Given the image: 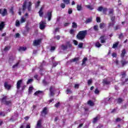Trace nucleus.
Wrapping results in <instances>:
<instances>
[{
    "label": "nucleus",
    "instance_id": "obj_1",
    "mask_svg": "<svg viewBox=\"0 0 128 128\" xmlns=\"http://www.w3.org/2000/svg\"><path fill=\"white\" fill-rule=\"evenodd\" d=\"M86 34H88V31L86 30L80 31L76 35V38L78 40H82L86 38Z\"/></svg>",
    "mask_w": 128,
    "mask_h": 128
},
{
    "label": "nucleus",
    "instance_id": "obj_2",
    "mask_svg": "<svg viewBox=\"0 0 128 128\" xmlns=\"http://www.w3.org/2000/svg\"><path fill=\"white\" fill-rule=\"evenodd\" d=\"M1 104H3L5 106H12V100H8V96L3 95L2 98H0Z\"/></svg>",
    "mask_w": 128,
    "mask_h": 128
},
{
    "label": "nucleus",
    "instance_id": "obj_3",
    "mask_svg": "<svg viewBox=\"0 0 128 128\" xmlns=\"http://www.w3.org/2000/svg\"><path fill=\"white\" fill-rule=\"evenodd\" d=\"M66 45L62 44L61 45V48L62 50H66L68 48H72V44H70V41H68L66 42Z\"/></svg>",
    "mask_w": 128,
    "mask_h": 128
},
{
    "label": "nucleus",
    "instance_id": "obj_4",
    "mask_svg": "<svg viewBox=\"0 0 128 128\" xmlns=\"http://www.w3.org/2000/svg\"><path fill=\"white\" fill-rule=\"evenodd\" d=\"M0 14L2 16H6L8 14L6 8H0Z\"/></svg>",
    "mask_w": 128,
    "mask_h": 128
},
{
    "label": "nucleus",
    "instance_id": "obj_5",
    "mask_svg": "<svg viewBox=\"0 0 128 128\" xmlns=\"http://www.w3.org/2000/svg\"><path fill=\"white\" fill-rule=\"evenodd\" d=\"M40 114L42 116H46V114H48V107H44L40 112Z\"/></svg>",
    "mask_w": 128,
    "mask_h": 128
},
{
    "label": "nucleus",
    "instance_id": "obj_6",
    "mask_svg": "<svg viewBox=\"0 0 128 128\" xmlns=\"http://www.w3.org/2000/svg\"><path fill=\"white\" fill-rule=\"evenodd\" d=\"M52 10L48 11L46 13V16L44 17L45 18H46L48 19V22H50L52 20Z\"/></svg>",
    "mask_w": 128,
    "mask_h": 128
},
{
    "label": "nucleus",
    "instance_id": "obj_7",
    "mask_svg": "<svg viewBox=\"0 0 128 128\" xmlns=\"http://www.w3.org/2000/svg\"><path fill=\"white\" fill-rule=\"evenodd\" d=\"M46 21H42V20L40 22V30H44V28H46Z\"/></svg>",
    "mask_w": 128,
    "mask_h": 128
},
{
    "label": "nucleus",
    "instance_id": "obj_8",
    "mask_svg": "<svg viewBox=\"0 0 128 128\" xmlns=\"http://www.w3.org/2000/svg\"><path fill=\"white\" fill-rule=\"evenodd\" d=\"M50 94V96H54L55 94H54V86H51L49 89Z\"/></svg>",
    "mask_w": 128,
    "mask_h": 128
},
{
    "label": "nucleus",
    "instance_id": "obj_9",
    "mask_svg": "<svg viewBox=\"0 0 128 128\" xmlns=\"http://www.w3.org/2000/svg\"><path fill=\"white\" fill-rule=\"evenodd\" d=\"M40 42H42V39H38L37 40H34V41L33 42V46H38V45H40Z\"/></svg>",
    "mask_w": 128,
    "mask_h": 128
},
{
    "label": "nucleus",
    "instance_id": "obj_10",
    "mask_svg": "<svg viewBox=\"0 0 128 128\" xmlns=\"http://www.w3.org/2000/svg\"><path fill=\"white\" fill-rule=\"evenodd\" d=\"M100 42L101 44H106V36L104 35L102 36L100 38Z\"/></svg>",
    "mask_w": 128,
    "mask_h": 128
},
{
    "label": "nucleus",
    "instance_id": "obj_11",
    "mask_svg": "<svg viewBox=\"0 0 128 128\" xmlns=\"http://www.w3.org/2000/svg\"><path fill=\"white\" fill-rule=\"evenodd\" d=\"M4 88H5L6 90H10L12 88V86L8 84V82H6L4 83Z\"/></svg>",
    "mask_w": 128,
    "mask_h": 128
},
{
    "label": "nucleus",
    "instance_id": "obj_12",
    "mask_svg": "<svg viewBox=\"0 0 128 128\" xmlns=\"http://www.w3.org/2000/svg\"><path fill=\"white\" fill-rule=\"evenodd\" d=\"M28 4V2L26 0H25L23 4L22 5V10L23 12H26V5Z\"/></svg>",
    "mask_w": 128,
    "mask_h": 128
},
{
    "label": "nucleus",
    "instance_id": "obj_13",
    "mask_svg": "<svg viewBox=\"0 0 128 128\" xmlns=\"http://www.w3.org/2000/svg\"><path fill=\"white\" fill-rule=\"evenodd\" d=\"M22 80H20L18 81L16 84L17 90H20V84H22Z\"/></svg>",
    "mask_w": 128,
    "mask_h": 128
},
{
    "label": "nucleus",
    "instance_id": "obj_14",
    "mask_svg": "<svg viewBox=\"0 0 128 128\" xmlns=\"http://www.w3.org/2000/svg\"><path fill=\"white\" fill-rule=\"evenodd\" d=\"M6 26V24H4V22H2L0 23V32H2V30L4 28V26Z\"/></svg>",
    "mask_w": 128,
    "mask_h": 128
},
{
    "label": "nucleus",
    "instance_id": "obj_15",
    "mask_svg": "<svg viewBox=\"0 0 128 128\" xmlns=\"http://www.w3.org/2000/svg\"><path fill=\"white\" fill-rule=\"evenodd\" d=\"M102 84H106L107 86L108 84H110V81L108 80L107 78H104L102 80Z\"/></svg>",
    "mask_w": 128,
    "mask_h": 128
},
{
    "label": "nucleus",
    "instance_id": "obj_16",
    "mask_svg": "<svg viewBox=\"0 0 128 128\" xmlns=\"http://www.w3.org/2000/svg\"><path fill=\"white\" fill-rule=\"evenodd\" d=\"M120 63L122 64V66H124L126 64H128V61H126V60L124 59L120 60Z\"/></svg>",
    "mask_w": 128,
    "mask_h": 128
},
{
    "label": "nucleus",
    "instance_id": "obj_17",
    "mask_svg": "<svg viewBox=\"0 0 128 128\" xmlns=\"http://www.w3.org/2000/svg\"><path fill=\"white\" fill-rule=\"evenodd\" d=\"M32 2H29L28 6H27L28 12L32 11Z\"/></svg>",
    "mask_w": 128,
    "mask_h": 128
},
{
    "label": "nucleus",
    "instance_id": "obj_18",
    "mask_svg": "<svg viewBox=\"0 0 128 128\" xmlns=\"http://www.w3.org/2000/svg\"><path fill=\"white\" fill-rule=\"evenodd\" d=\"M100 120V116H98L96 118H94L92 121L93 124H96V122H98Z\"/></svg>",
    "mask_w": 128,
    "mask_h": 128
},
{
    "label": "nucleus",
    "instance_id": "obj_19",
    "mask_svg": "<svg viewBox=\"0 0 128 128\" xmlns=\"http://www.w3.org/2000/svg\"><path fill=\"white\" fill-rule=\"evenodd\" d=\"M126 49H124L122 51V53L120 54V56L122 58H124V56H126Z\"/></svg>",
    "mask_w": 128,
    "mask_h": 128
},
{
    "label": "nucleus",
    "instance_id": "obj_20",
    "mask_svg": "<svg viewBox=\"0 0 128 128\" xmlns=\"http://www.w3.org/2000/svg\"><path fill=\"white\" fill-rule=\"evenodd\" d=\"M42 119L39 120L37 122L36 128H42Z\"/></svg>",
    "mask_w": 128,
    "mask_h": 128
},
{
    "label": "nucleus",
    "instance_id": "obj_21",
    "mask_svg": "<svg viewBox=\"0 0 128 128\" xmlns=\"http://www.w3.org/2000/svg\"><path fill=\"white\" fill-rule=\"evenodd\" d=\"M42 10H44V6L41 7L38 12L40 16H44V12H42Z\"/></svg>",
    "mask_w": 128,
    "mask_h": 128
},
{
    "label": "nucleus",
    "instance_id": "obj_22",
    "mask_svg": "<svg viewBox=\"0 0 128 128\" xmlns=\"http://www.w3.org/2000/svg\"><path fill=\"white\" fill-rule=\"evenodd\" d=\"M120 76H122L121 80H122V78H126V72L124 71L122 72H121Z\"/></svg>",
    "mask_w": 128,
    "mask_h": 128
},
{
    "label": "nucleus",
    "instance_id": "obj_23",
    "mask_svg": "<svg viewBox=\"0 0 128 128\" xmlns=\"http://www.w3.org/2000/svg\"><path fill=\"white\" fill-rule=\"evenodd\" d=\"M78 60H80V57L75 58L70 60V62H78Z\"/></svg>",
    "mask_w": 128,
    "mask_h": 128
},
{
    "label": "nucleus",
    "instance_id": "obj_24",
    "mask_svg": "<svg viewBox=\"0 0 128 128\" xmlns=\"http://www.w3.org/2000/svg\"><path fill=\"white\" fill-rule=\"evenodd\" d=\"M114 8H109V12H108V15L109 16H114Z\"/></svg>",
    "mask_w": 128,
    "mask_h": 128
},
{
    "label": "nucleus",
    "instance_id": "obj_25",
    "mask_svg": "<svg viewBox=\"0 0 128 128\" xmlns=\"http://www.w3.org/2000/svg\"><path fill=\"white\" fill-rule=\"evenodd\" d=\"M26 47H20L18 48L19 52H26Z\"/></svg>",
    "mask_w": 128,
    "mask_h": 128
},
{
    "label": "nucleus",
    "instance_id": "obj_26",
    "mask_svg": "<svg viewBox=\"0 0 128 128\" xmlns=\"http://www.w3.org/2000/svg\"><path fill=\"white\" fill-rule=\"evenodd\" d=\"M92 22V18H88L86 19L85 22V23L86 24H90V22Z\"/></svg>",
    "mask_w": 128,
    "mask_h": 128
},
{
    "label": "nucleus",
    "instance_id": "obj_27",
    "mask_svg": "<svg viewBox=\"0 0 128 128\" xmlns=\"http://www.w3.org/2000/svg\"><path fill=\"white\" fill-rule=\"evenodd\" d=\"M88 104H89V106H94V102H92V100H88Z\"/></svg>",
    "mask_w": 128,
    "mask_h": 128
},
{
    "label": "nucleus",
    "instance_id": "obj_28",
    "mask_svg": "<svg viewBox=\"0 0 128 128\" xmlns=\"http://www.w3.org/2000/svg\"><path fill=\"white\" fill-rule=\"evenodd\" d=\"M100 28L101 30H102V28H106V24L104 23H100Z\"/></svg>",
    "mask_w": 128,
    "mask_h": 128
},
{
    "label": "nucleus",
    "instance_id": "obj_29",
    "mask_svg": "<svg viewBox=\"0 0 128 128\" xmlns=\"http://www.w3.org/2000/svg\"><path fill=\"white\" fill-rule=\"evenodd\" d=\"M72 28H78V24L76 22H72Z\"/></svg>",
    "mask_w": 128,
    "mask_h": 128
},
{
    "label": "nucleus",
    "instance_id": "obj_30",
    "mask_svg": "<svg viewBox=\"0 0 128 128\" xmlns=\"http://www.w3.org/2000/svg\"><path fill=\"white\" fill-rule=\"evenodd\" d=\"M102 46V44H100L99 42H97L95 44V46H96V48H100Z\"/></svg>",
    "mask_w": 128,
    "mask_h": 128
},
{
    "label": "nucleus",
    "instance_id": "obj_31",
    "mask_svg": "<svg viewBox=\"0 0 128 128\" xmlns=\"http://www.w3.org/2000/svg\"><path fill=\"white\" fill-rule=\"evenodd\" d=\"M116 24V22H110L108 24V28H110V26H112V28H114V24Z\"/></svg>",
    "mask_w": 128,
    "mask_h": 128
},
{
    "label": "nucleus",
    "instance_id": "obj_32",
    "mask_svg": "<svg viewBox=\"0 0 128 128\" xmlns=\"http://www.w3.org/2000/svg\"><path fill=\"white\" fill-rule=\"evenodd\" d=\"M88 60V58L84 57L82 60V66H84V64H86V62Z\"/></svg>",
    "mask_w": 128,
    "mask_h": 128
},
{
    "label": "nucleus",
    "instance_id": "obj_33",
    "mask_svg": "<svg viewBox=\"0 0 128 128\" xmlns=\"http://www.w3.org/2000/svg\"><path fill=\"white\" fill-rule=\"evenodd\" d=\"M19 64H20V62H18L16 64L12 66V68H18Z\"/></svg>",
    "mask_w": 128,
    "mask_h": 128
},
{
    "label": "nucleus",
    "instance_id": "obj_34",
    "mask_svg": "<svg viewBox=\"0 0 128 128\" xmlns=\"http://www.w3.org/2000/svg\"><path fill=\"white\" fill-rule=\"evenodd\" d=\"M110 20L112 22H116V16H110Z\"/></svg>",
    "mask_w": 128,
    "mask_h": 128
},
{
    "label": "nucleus",
    "instance_id": "obj_35",
    "mask_svg": "<svg viewBox=\"0 0 128 128\" xmlns=\"http://www.w3.org/2000/svg\"><path fill=\"white\" fill-rule=\"evenodd\" d=\"M43 92L42 91H40V90H38L36 91L34 94V96H38V94H42Z\"/></svg>",
    "mask_w": 128,
    "mask_h": 128
},
{
    "label": "nucleus",
    "instance_id": "obj_36",
    "mask_svg": "<svg viewBox=\"0 0 128 128\" xmlns=\"http://www.w3.org/2000/svg\"><path fill=\"white\" fill-rule=\"evenodd\" d=\"M93 28L95 32H98V26L95 25L94 26Z\"/></svg>",
    "mask_w": 128,
    "mask_h": 128
},
{
    "label": "nucleus",
    "instance_id": "obj_37",
    "mask_svg": "<svg viewBox=\"0 0 128 128\" xmlns=\"http://www.w3.org/2000/svg\"><path fill=\"white\" fill-rule=\"evenodd\" d=\"M62 2H64V4L66 5L70 4V0H62Z\"/></svg>",
    "mask_w": 128,
    "mask_h": 128
},
{
    "label": "nucleus",
    "instance_id": "obj_38",
    "mask_svg": "<svg viewBox=\"0 0 128 128\" xmlns=\"http://www.w3.org/2000/svg\"><path fill=\"white\" fill-rule=\"evenodd\" d=\"M82 10V5L78 4L77 5V10L79 12Z\"/></svg>",
    "mask_w": 128,
    "mask_h": 128
},
{
    "label": "nucleus",
    "instance_id": "obj_39",
    "mask_svg": "<svg viewBox=\"0 0 128 128\" xmlns=\"http://www.w3.org/2000/svg\"><path fill=\"white\" fill-rule=\"evenodd\" d=\"M124 102V100H122V98H119L117 99V102L118 104H122Z\"/></svg>",
    "mask_w": 128,
    "mask_h": 128
},
{
    "label": "nucleus",
    "instance_id": "obj_40",
    "mask_svg": "<svg viewBox=\"0 0 128 128\" xmlns=\"http://www.w3.org/2000/svg\"><path fill=\"white\" fill-rule=\"evenodd\" d=\"M10 46H6L4 48V52H8V50H10Z\"/></svg>",
    "mask_w": 128,
    "mask_h": 128
},
{
    "label": "nucleus",
    "instance_id": "obj_41",
    "mask_svg": "<svg viewBox=\"0 0 128 128\" xmlns=\"http://www.w3.org/2000/svg\"><path fill=\"white\" fill-rule=\"evenodd\" d=\"M128 81V78H126L125 79L124 81H123L122 82V86H124V84H128V83H126V82Z\"/></svg>",
    "mask_w": 128,
    "mask_h": 128
},
{
    "label": "nucleus",
    "instance_id": "obj_42",
    "mask_svg": "<svg viewBox=\"0 0 128 128\" xmlns=\"http://www.w3.org/2000/svg\"><path fill=\"white\" fill-rule=\"evenodd\" d=\"M118 42H116L113 44L112 48H118Z\"/></svg>",
    "mask_w": 128,
    "mask_h": 128
},
{
    "label": "nucleus",
    "instance_id": "obj_43",
    "mask_svg": "<svg viewBox=\"0 0 128 128\" xmlns=\"http://www.w3.org/2000/svg\"><path fill=\"white\" fill-rule=\"evenodd\" d=\"M106 12H108V8H103L102 12L104 14H106Z\"/></svg>",
    "mask_w": 128,
    "mask_h": 128
},
{
    "label": "nucleus",
    "instance_id": "obj_44",
    "mask_svg": "<svg viewBox=\"0 0 128 128\" xmlns=\"http://www.w3.org/2000/svg\"><path fill=\"white\" fill-rule=\"evenodd\" d=\"M32 90H34V87L30 86L28 88V93L32 94Z\"/></svg>",
    "mask_w": 128,
    "mask_h": 128
},
{
    "label": "nucleus",
    "instance_id": "obj_45",
    "mask_svg": "<svg viewBox=\"0 0 128 128\" xmlns=\"http://www.w3.org/2000/svg\"><path fill=\"white\" fill-rule=\"evenodd\" d=\"M66 94H72V90H70V89H68V88L66 90Z\"/></svg>",
    "mask_w": 128,
    "mask_h": 128
},
{
    "label": "nucleus",
    "instance_id": "obj_46",
    "mask_svg": "<svg viewBox=\"0 0 128 128\" xmlns=\"http://www.w3.org/2000/svg\"><path fill=\"white\" fill-rule=\"evenodd\" d=\"M97 10H98V12H102V10H104V7H102V6H99Z\"/></svg>",
    "mask_w": 128,
    "mask_h": 128
},
{
    "label": "nucleus",
    "instance_id": "obj_47",
    "mask_svg": "<svg viewBox=\"0 0 128 128\" xmlns=\"http://www.w3.org/2000/svg\"><path fill=\"white\" fill-rule=\"evenodd\" d=\"M78 46L80 48H82V46H84V43L82 42H80Z\"/></svg>",
    "mask_w": 128,
    "mask_h": 128
},
{
    "label": "nucleus",
    "instance_id": "obj_48",
    "mask_svg": "<svg viewBox=\"0 0 128 128\" xmlns=\"http://www.w3.org/2000/svg\"><path fill=\"white\" fill-rule=\"evenodd\" d=\"M86 8H89L90 10H94V8L90 5H86Z\"/></svg>",
    "mask_w": 128,
    "mask_h": 128
},
{
    "label": "nucleus",
    "instance_id": "obj_49",
    "mask_svg": "<svg viewBox=\"0 0 128 128\" xmlns=\"http://www.w3.org/2000/svg\"><path fill=\"white\" fill-rule=\"evenodd\" d=\"M34 82V79H32V78H30V79H29V80L27 81L26 84H30V82Z\"/></svg>",
    "mask_w": 128,
    "mask_h": 128
},
{
    "label": "nucleus",
    "instance_id": "obj_50",
    "mask_svg": "<svg viewBox=\"0 0 128 128\" xmlns=\"http://www.w3.org/2000/svg\"><path fill=\"white\" fill-rule=\"evenodd\" d=\"M58 62H52V68H56V66H58Z\"/></svg>",
    "mask_w": 128,
    "mask_h": 128
},
{
    "label": "nucleus",
    "instance_id": "obj_51",
    "mask_svg": "<svg viewBox=\"0 0 128 128\" xmlns=\"http://www.w3.org/2000/svg\"><path fill=\"white\" fill-rule=\"evenodd\" d=\"M20 21H18V20H16V26H20Z\"/></svg>",
    "mask_w": 128,
    "mask_h": 128
},
{
    "label": "nucleus",
    "instance_id": "obj_52",
    "mask_svg": "<svg viewBox=\"0 0 128 128\" xmlns=\"http://www.w3.org/2000/svg\"><path fill=\"white\" fill-rule=\"evenodd\" d=\"M92 78H90L89 80H88V86H90L92 84Z\"/></svg>",
    "mask_w": 128,
    "mask_h": 128
},
{
    "label": "nucleus",
    "instance_id": "obj_53",
    "mask_svg": "<svg viewBox=\"0 0 128 128\" xmlns=\"http://www.w3.org/2000/svg\"><path fill=\"white\" fill-rule=\"evenodd\" d=\"M26 22V19H24V17H22L20 19V22L21 24H24Z\"/></svg>",
    "mask_w": 128,
    "mask_h": 128
},
{
    "label": "nucleus",
    "instance_id": "obj_54",
    "mask_svg": "<svg viewBox=\"0 0 128 128\" xmlns=\"http://www.w3.org/2000/svg\"><path fill=\"white\" fill-rule=\"evenodd\" d=\"M42 83L44 84V86H48V82H46V80H42Z\"/></svg>",
    "mask_w": 128,
    "mask_h": 128
},
{
    "label": "nucleus",
    "instance_id": "obj_55",
    "mask_svg": "<svg viewBox=\"0 0 128 128\" xmlns=\"http://www.w3.org/2000/svg\"><path fill=\"white\" fill-rule=\"evenodd\" d=\"M54 38L57 40H60V36L58 35L57 36H54Z\"/></svg>",
    "mask_w": 128,
    "mask_h": 128
},
{
    "label": "nucleus",
    "instance_id": "obj_56",
    "mask_svg": "<svg viewBox=\"0 0 128 128\" xmlns=\"http://www.w3.org/2000/svg\"><path fill=\"white\" fill-rule=\"evenodd\" d=\"M118 38H120V40L124 38V34H122V33H120V34H119Z\"/></svg>",
    "mask_w": 128,
    "mask_h": 128
},
{
    "label": "nucleus",
    "instance_id": "obj_57",
    "mask_svg": "<svg viewBox=\"0 0 128 128\" xmlns=\"http://www.w3.org/2000/svg\"><path fill=\"white\" fill-rule=\"evenodd\" d=\"M60 106V102H58V103H56L55 104H54V106L55 108H58V106Z\"/></svg>",
    "mask_w": 128,
    "mask_h": 128
},
{
    "label": "nucleus",
    "instance_id": "obj_58",
    "mask_svg": "<svg viewBox=\"0 0 128 128\" xmlns=\"http://www.w3.org/2000/svg\"><path fill=\"white\" fill-rule=\"evenodd\" d=\"M68 14H72V9L69 8L68 10Z\"/></svg>",
    "mask_w": 128,
    "mask_h": 128
},
{
    "label": "nucleus",
    "instance_id": "obj_59",
    "mask_svg": "<svg viewBox=\"0 0 128 128\" xmlns=\"http://www.w3.org/2000/svg\"><path fill=\"white\" fill-rule=\"evenodd\" d=\"M118 29H120V25H116L115 27H114V30H118Z\"/></svg>",
    "mask_w": 128,
    "mask_h": 128
},
{
    "label": "nucleus",
    "instance_id": "obj_60",
    "mask_svg": "<svg viewBox=\"0 0 128 128\" xmlns=\"http://www.w3.org/2000/svg\"><path fill=\"white\" fill-rule=\"evenodd\" d=\"M60 8H66V4L64 3H62L60 4Z\"/></svg>",
    "mask_w": 128,
    "mask_h": 128
},
{
    "label": "nucleus",
    "instance_id": "obj_61",
    "mask_svg": "<svg viewBox=\"0 0 128 128\" xmlns=\"http://www.w3.org/2000/svg\"><path fill=\"white\" fill-rule=\"evenodd\" d=\"M94 94H100V90H98V88H96L94 90Z\"/></svg>",
    "mask_w": 128,
    "mask_h": 128
},
{
    "label": "nucleus",
    "instance_id": "obj_62",
    "mask_svg": "<svg viewBox=\"0 0 128 128\" xmlns=\"http://www.w3.org/2000/svg\"><path fill=\"white\" fill-rule=\"evenodd\" d=\"M0 116H6V113H4V112H0Z\"/></svg>",
    "mask_w": 128,
    "mask_h": 128
},
{
    "label": "nucleus",
    "instance_id": "obj_63",
    "mask_svg": "<svg viewBox=\"0 0 128 128\" xmlns=\"http://www.w3.org/2000/svg\"><path fill=\"white\" fill-rule=\"evenodd\" d=\"M70 34H74V29H71L70 30Z\"/></svg>",
    "mask_w": 128,
    "mask_h": 128
},
{
    "label": "nucleus",
    "instance_id": "obj_64",
    "mask_svg": "<svg viewBox=\"0 0 128 128\" xmlns=\"http://www.w3.org/2000/svg\"><path fill=\"white\" fill-rule=\"evenodd\" d=\"M96 20L98 22H100V17H96Z\"/></svg>",
    "mask_w": 128,
    "mask_h": 128
}]
</instances>
